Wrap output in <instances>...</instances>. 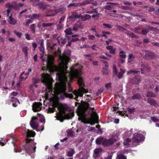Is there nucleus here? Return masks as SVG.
<instances>
[{
	"mask_svg": "<svg viewBox=\"0 0 159 159\" xmlns=\"http://www.w3.org/2000/svg\"><path fill=\"white\" fill-rule=\"evenodd\" d=\"M135 58V56L131 54H130L128 56V62H132Z\"/></svg>",
	"mask_w": 159,
	"mask_h": 159,
	"instance_id": "obj_22",
	"label": "nucleus"
},
{
	"mask_svg": "<svg viewBox=\"0 0 159 159\" xmlns=\"http://www.w3.org/2000/svg\"><path fill=\"white\" fill-rule=\"evenodd\" d=\"M147 102L152 106H156L157 105V102L153 99L148 98L147 99Z\"/></svg>",
	"mask_w": 159,
	"mask_h": 159,
	"instance_id": "obj_13",
	"label": "nucleus"
},
{
	"mask_svg": "<svg viewBox=\"0 0 159 159\" xmlns=\"http://www.w3.org/2000/svg\"><path fill=\"white\" fill-rule=\"evenodd\" d=\"M80 15L77 14L76 12H73L72 14L69 17L70 19L71 20H75L77 18H80Z\"/></svg>",
	"mask_w": 159,
	"mask_h": 159,
	"instance_id": "obj_11",
	"label": "nucleus"
},
{
	"mask_svg": "<svg viewBox=\"0 0 159 159\" xmlns=\"http://www.w3.org/2000/svg\"><path fill=\"white\" fill-rule=\"evenodd\" d=\"M68 136L70 137H73V132L72 131L69 130L67 132Z\"/></svg>",
	"mask_w": 159,
	"mask_h": 159,
	"instance_id": "obj_46",
	"label": "nucleus"
},
{
	"mask_svg": "<svg viewBox=\"0 0 159 159\" xmlns=\"http://www.w3.org/2000/svg\"><path fill=\"white\" fill-rule=\"evenodd\" d=\"M141 96L140 94L139 93L135 94L133 95L131 98V99L132 100L138 99L140 100L141 99Z\"/></svg>",
	"mask_w": 159,
	"mask_h": 159,
	"instance_id": "obj_16",
	"label": "nucleus"
},
{
	"mask_svg": "<svg viewBox=\"0 0 159 159\" xmlns=\"http://www.w3.org/2000/svg\"><path fill=\"white\" fill-rule=\"evenodd\" d=\"M17 94L18 93L17 92L13 91L11 93L10 96L11 97V95H13V96H16L17 95Z\"/></svg>",
	"mask_w": 159,
	"mask_h": 159,
	"instance_id": "obj_64",
	"label": "nucleus"
},
{
	"mask_svg": "<svg viewBox=\"0 0 159 159\" xmlns=\"http://www.w3.org/2000/svg\"><path fill=\"white\" fill-rule=\"evenodd\" d=\"M71 51L69 49L65 51L64 54L59 56V60L60 61L59 66H57L54 64V57L49 55H46L44 58L42 60L43 65H45L48 69L52 71L57 72V79H58L59 83H56L54 89L55 93L57 96L59 97L61 99H64L65 98H73L74 96L71 93H67L65 92L66 90V83L70 87L69 82L72 81L74 78H76L78 79V83L80 87L78 90H74L73 93L75 96L74 98L78 101V97H82L84 93H88V90L84 88V80L80 76L82 73L80 69L77 67V65H73L70 69V71H68L66 69L68 68V62L70 60L69 56L70 55Z\"/></svg>",
	"mask_w": 159,
	"mask_h": 159,
	"instance_id": "obj_1",
	"label": "nucleus"
},
{
	"mask_svg": "<svg viewBox=\"0 0 159 159\" xmlns=\"http://www.w3.org/2000/svg\"><path fill=\"white\" fill-rule=\"evenodd\" d=\"M74 113L72 112H69L66 114L63 111L61 110H59V113L56 116L57 120L62 122L64 120V116L66 118L68 119L72 118L74 116Z\"/></svg>",
	"mask_w": 159,
	"mask_h": 159,
	"instance_id": "obj_4",
	"label": "nucleus"
},
{
	"mask_svg": "<svg viewBox=\"0 0 159 159\" xmlns=\"http://www.w3.org/2000/svg\"><path fill=\"white\" fill-rule=\"evenodd\" d=\"M40 80L39 79L34 78L33 79V81L34 84H35L40 82Z\"/></svg>",
	"mask_w": 159,
	"mask_h": 159,
	"instance_id": "obj_41",
	"label": "nucleus"
},
{
	"mask_svg": "<svg viewBox=\"0 0 159 159\" xmlns=\"http://www.w3.org/2000/svg\"><path fill=\"white\" fill-rule=\"evenodd\" d=\"M145 56L151 59H153L155 57L154 53L148 51H145Z\"/></svg>",
	"mask_w": 159,
	"mask_h": 159,
	"instance_id": "obj_10",
	"label": "nucleus"
},
{
	"mask_svg": "<svg viewBox=\"0 0 159 159\" xmlns=\"http://www.w3.org/2000/svg\"><path fill=\"white\" fill-rule=\"evenodd\" d=\"M146 96L147 97H155V94L152 92L148 91L147 93Z\"/></svg>",
	"mask_w": 159,
	"mask_h": 159,
	"instance_id": "obj_29",
	"label": "nucleus"
},
{
	"mask_svg": "<svg viewBox=\"0 0 159 159\" xmlns=\"http://www.w3.org/2000/svg\"><path fill=\"white\" fill-rule=\"evenodd\" d=\"M103 25L104 26L105 28H107L109 29H111L112 27V26L110 24H107L103 23Z\"/></svg>",
	"mask_w": 159,
	"mask_h": 159,
	"instance_id": "obj_38",
	"label": "nucleus"
},
{
	"mask_svg": "<svg viewBox=\"0 0 159 159\" xmlns=\"http://www.w3.org/2000/svg\"><path fill=\"white\" fill-rule=\"evenodd\" d=\"M149 32L148 29L143 28L142 30L141 33L143 35L146 34Z\"/></svg>",
	"mask_w": 159,
	"mask_h": 159,
	"instance_id": "obj_39",
	"label": "nucleus"
},
{
	"mask_svg": "<svg viewBox=\"0 0 159 159\" xmlns=\"http://www.w3.org/2000/svg\"><path fill=\"white\" fill-rule=\"evenodd\" d=\"M10 98H11L10 100L11 101L16 102V101H17L19 103V101L17 98H15L14 97H12V96L10 97Z\"/></svg>",
	"mask_w": 159,
	"mask_h": 159,
	"instance_id": "obj_49",
	"label": "nucleus"
},
{
	"mask_svg": "<svg viewBox=\"0 0 159 159\" xmlns=\"http://www.w3.org/2000/svg\"><path fill=\"white\" fill-rule=\"evenodd\" d=\"M103 8L107 10H110L111 9V6L110 5H106Z\"/></svg>",
	"mask_w": 159,
	"mask_h": 159,
	"instance_id": "obj_56",
	"label": "nucleus"
},
{
	"mask_svg": "<svg viewBox=\"0 0 159 159\" xmlns=\"http://www.w3.org/2000/svg\"><path fill=\"white\" fill-rule=\"evenodd\" d=\"M119 57L120 58H126V55L124 51H122L120 52L119 53Z\"/></svg>",
	"mask_w": 159,
	"mask_h": 159,
	"instance_id": "obj_26",
	"label": "nucleus"
},
{
	"mask_svg": "<svg viewBox=\"0 0 159 159\" xmlns=\"http://www.w3.org/2000/svg\"><path fill=\"white\" fill-rule=\"evenodd\" d=\"M83 2L84 5H86L91 3V0H85Z\"/></svg>",
	"mask_w": 159,
	"mask_h": 159,
	"instance_id": "obj_43",
	"label": "nucleus"
},
{
	"mask_svg": "<svg viewBox=\"0 0 159 159\" xmlns=\"http://www.w3.org/2000/svg\"><path fill=\"white\" fill-rule=\"evenodd\" d=\"M42 108V104L38 102H34L32 105V110L34 112L40 111Z\"/></svg>",
	"mask_w": 159,
	"mask_h": 159,
	"instance_id": "obj_8",
	"label": "nucleus"
},
{
	"mask_svg": "<svg viewBox=\"0 0 159 159\" xmlns=\"http://www.w3.org/2000/svg\"><path fill=\"white\" fill-rule=\"evenodd\" d=\"M35 26L36 25L35 24H32L30 25V29L33 33H34L35 32Z\"/></svg>",
	"mask_w": 159,
	"mask_h": 159,
	"instance_id": "obj_32",
	"label": "nucleus"
},
{
	"mask_svg": "<svg viewBox=\"0 0 159 159\" xmlns=\"http://www.w3.org/2000/svg\"><path fill=\"white\" fill-rule=\"evenodd\" d=\"M12 8L16 10H19L17 4L16 2H12Z\"/></svg>",
	"mask_w": 159,
	"mask_h": 159,
	"instance_id": "obj_28",
	"label": "nucleus"
},
{
	"mask_svg": "<svg viewBox=\"0 0 159 159\" xmlns=\"http://www.w3.org/2000/svg\"><path fill=\"white\" fill-rule=\"evenodd\" d=\"M155 8L153 7H150L148 9V11L150 12H152L154 11Z\"/></svg>",
	"mask_w": 159,
	"mask_h": 159,
	"instance_id": "obj_63",
	"label": "nucleus"
},
{
	"mask_svg": "<svg viewBox=\"0 0 159 159\" xmlns=\"http://www.w3.org/2000/svg\"><path fill=\"white\" fill-rule=\"evenodd\" d=\"M6 6L7 7L9 8V9L12 8V2L11 4H10L8 3H6Z\"/></svg>",
	"mask_w": 159,
	"mask_h": 159,
	"instance_id": "obj_50",
	"label": "nucleus"
},
{
	"mask_svg": "<svg viewBox=\"0 0 159 159\" xmlns=\"http://www.w3.org/2000/svg\"><path fill=\"white\" fill-rule=\"evenodd\" d=\"M88 37L89 39L91 40H93L95 39V36L92 35H89Z\"/></svg>",
	"mask_w": 159,
	"mask_h": 159,
	"instance_id": "obj_57",
	"label": "nucleus"
},
{
	"mask_svg": "<svg viewBox=\"0 0 159 159\" xmlns=\"http://www.w3.org/2000/svg\"><path fill=\"white\" fill-rule=\"evenodd\" d=\"M30 2H32V5L34 6H38L39 2V0H30Z\"/></svg>",
	"mask_w": 159,
	"mask_h": 159,
	"instance_id": "obj_21",
	"label": "nucleus"
},
{
	"mask_svg": "<svg viewBox=\"0 0 159 159\" xmlns=\"http://www.w3.org/2000/svg\"><path fill=\"white\" fill-rule=\"evenodd\" d=\"M8 21L9 24L12 25H15L16 23V20L13 19L11 16L9 17Z\"/></svg>",
	"mask_w": 159,
	"mask_h": 159,
	"instance_id": "obj_20",
	"label": "nucleus"
},
{
	"mask_svg": "<svg viewBox=\"0 0 159 159\" xmlns=\"http://www.w3.org/2000/svg\"><path fill=\"white\" fill-rule=\"evenodd\" d=\"M48 111L50 113H53L54 111V109L52 107H49Z\"/></svg>",
	"mask_w": 159,
	"mask_h": 159,
	"instance_id": "obj_58",
	"label": "nucleus"
},
{
	"mask_svg": "<svg viewBox=\"0 0 159 159\" xmlns=\"http://www.w3.org/2000/svg\"><path fill=\"white\" fill-rule=\"evenodd\" d=\"M127 110L130 114H131L135 111V109L134 108H128Z\"/></svg>",
	"mask_w": 159,
	"mask_h": 159,
	"instance_id": "obj_48",
	"label": "nucleus"
},
{
	"mask_svg": "<svg viewBox=\"0 0 159 159\" xmlns=\"http://www.w3.org/2000/svg\"><path fill=\"white\" fill-rule=\"evenodd\" d=\"M63 25L61 23H59V24L57 25V29L58 30H60L63 27Z\"/></svg>",
	"mask_w": 159,
	"mask_h": 159,
	"instance_id": "obj_55",
	"label": "nucleus"
},
{
	"mask_svg": "<svg viewBox=\"0 0 159 159\" xmlns=\"http://www.w3.org/2000/svg\"><path fill=\"white\" fill-rule=\"evenodd\" d=\"M151 119L152 120H153L154 122H159V120L157 118L155 117H152L151 118Z\"/></svg>",
	"mask_w": 159,
	"mask_h": 159,
	"instance_id": "obj_54",
	"label": "nucleus"
},
{
	"mask_svg": "<svg viewBox=\"0 0 159 159\" xmlns=\"http://www.w3.org/2000/svg\"><path fill=\"white\" fill-rule=\"evenodd\" d=\"M152 44L153 46H157L158 47H159V43L156 42H152Z\"/></svg>",
	"mask_w": 159,
	"mask_h": 159,
	"instance_id": "obj_62",
	"label": "nucleus"
},
{
	"mask_svg": "<svg viewBox=\"0 0 159 159\" xmlns=\"http://www.w3.org/2000/svg\"><path fill=\"white\" fill-rule=\"evenodd\" d=\"M66 18V16H63L60 19V20L59 21V23H61L62 22H63L65 18Z\"/></svg>",
	"mask_w": 159,
	"mask_h": 159,
	"instance_id": "obj_53",
	"label": "nucleus"
},
{
	"mask_svg": "<svg viewBox=\"0 0 159 159\" xmlns=\"http://www.w3.org/2000/svg\"><path fill=\"white\" fill-rule=\"evenodd\" d=\"M66 42V39L62 38L61 39V44H64Z\"/></svg>",
	"mask_w": 159,
	"mask_h": 159,
	"instance_id": "obj_59",
	"label": "nucleus"
},
{
	"mask_svg": "<svg viewBox=\"0 0 159 159\" xmlns=\"http://www.w3.org/2000/svg\"><path fill=\"white\" fill-rule=\"evenodd\" d=\"M144 137L142 134L136 133L133 135L132 141V145L134 146H136L139 144V143L140 141L144 140Z\"/></svg>",
	"mask_w": 159,
	"mask_h": 159,
	"instance_id": "obj_6",
	"label": "nucleus"
},
{
	"mask_svg": "<svg viewBox=\"0 0 159 159\" xmlns=\"http://www.w3.org/2000/svg\"><path fill=\"white\" fill-rule=\"evenodd\" d=\"M32 21L30 19H27L26 20L25 22L24 23V24L26 26L28 27L29 24L32 22Z\"/></svg>",
	"mask_w": 159,
	"mask_h": 159,
	"instance_id": "obj_31",
	"label": "nucleus"
},
{
	"mask_svg": "<svg viewBox=\"0 0 159 159\" xmlns=\"http://www.w3.org/2000/svg\"><path fill=\"white\" fill-rule=\"evenodd\" d=\"M37 119L38 118L37 117L33 116L30 121V125L34 129H36L38 127V123L37 122Z\"/></svg>",
	"mask_w": 159,
	"mask_h": 159,
	"instance_id": "obj_7",
	"label": "nucleus"
},
{
	"mask_svg": "<svg viewBox=\"0 0 159 159\" xmlns=\"http://www.w3.org/2000/svg\"><path fill=\"white\" fill-rule=\"evenodd\" d=\"M35 134L34 132L30 131L29 129L27 132V136L28 137L26 140V143L25 145L24 148L26 152L29 155L32 153L35 152L36 143H34L33 140L30 138L31 137H34Z\"/></svg>",
	"mask_w": 159,
	"mask_h": 159,
	"instance_id": "obj_3",
	"label": "nucleus"
},
{
	"mask_svg": "<svg viewBox=\"0 0 159 159\" xmlns=\"http://www.w3.org/2000/svg\"><path fill=\"white\" fill-rule=\"evenodd\" d=\"M139 72V71H135L134 70H131L127 71V74L129 75L131 73H134L135 74H138V73Z\"/></svg>",
	"mask_w": 159,
	"mask_h": 159,
	"instance_id": "obj_40",
	"label": "nucleus"
},
{
	"mask_svg": "<svg viewBox=\"0 0 159 159\" xmlns=\"http://www.w3.org/2000/svg\"><path fill=\"white\" fill-rule=\"evenodd\" d=\"M28 49L27 47H24L22 49V51L24 53L26 57L27 56Z\"/></svg>",
	"mask_w": 159,
	"mask_h": 159,
	"instance_id": "obj_34",
	"label": "nucleus"
},
{
	"mask_svg": "<svg viewBox=\"0 0 159 159\" xmlns=\"http://www.w3.org/2000/svg\"><path fill=\"white\" fill-rule=\"evenodd\" d=\"M14 33L16 35H17L19 37H20L21 35H22V34L21 33L18 32L16 31H14Z\"/></svg>",
	"mask_w": 159,
	"mask_h": 159,
	"instance_id": "obj_51",
	"label": "nucleus"
},
{
	"mask_svg": "<svg viewBox=\"0 0 159 159\" xmlns=\"http://www.w3.org/2000/svg\"><path fill=\"white\" fill-rule=\"evenodd\" d=\"M123 74L121 72H119L118 74V77L119 79L121 78L123 76Z\"/></svg>",
	"mask_w": 159,
	"mask_h": 159,
	"instance_id": "obj_61",
	"label": "nucleus"
},
{
	"mask_svg": "<svg viewBox=\"0 0 159 159\" xmlns=\"http://www.w3.org/2000/svg\"><path fill=\"white\" fill-rule=\"evenodd\" d=\"M117 29L119 30H125L126 29L124 28L122 26H120V25H117L116 26Z\"/></svg>",
	"mask_w": 159,
	"mask_h": 159,
	"instance_id": "obj_45",
	"label": "nucleus"
},
{
	"mask_svg": "<svg viewBox=\"0 0 159 159\" xmlns=\"http://www.w3.org/2000/svg\"><path fill=\"white\" fill-rule=\"evenodd\" d=\"M116 48H113L111 50H110L109 51L110 54H115L116 53Z\"/></svg>",
	"mask_w": 159,
	"mask_h": 159,
	"instance_id": "obj_47",
	"label": "nucleus"
},
{
	"mask_svg": "<svg viewBox=\"0 0 159 159\" xmlns=\"http://www.w3.org/2000/svg\"><path fill=\"white\" fill-rule=\"evenodd\" d=\"M79 3H71L68 5V7H71L73 6L77 7L79 5Z\"/></svg>",
	"mask_w": 159,
	"mask_h": 159,
	"instance_id": "obj_44",
	"label": "nucleus"
},
{
	"mask_svg": "<svg viewBox=\"0 0 159 159\" xmlns=\"http://www.w3.org/2000/svg\"><path fill=\"white\" fill-rule=\"evenodd\" d=\"M116 159H126V158L125 156L120 154L117 155Z\"/></svg>",
	"mask_w": 159,
	"mask_h": 159,
	"instance_id": "obj_30",
	"label": "nucleus"
},
{
	"mask_svg": "<svg viewBox=\"0 0 159 159\" xmlns=\"http://www.w3.org/2000/svg\"><path fill=\"white\" fill-rule=\"evenodd\" d=\"M131 142H132V140L131 139L127 138L126 139L125 141L124 142V145L127 146L129 145V143Z\"/></svg>",
	"mask_w": 159,
	"mask_h": 159,
	"instance_id": "obj_27",
	"label": "nucleus"
},
{
	"mask_svg": "<svg viewBox=\"0 0 159 159\" xmlns=\"http://www.w3.org/2000/svg\"><path fill=\"white\" fill-rule=\"evenodd\" d=\"M75 104L76 106H78L79 110L78 112L79 120L84 123L94 125L98 120V116L97 113L93 111L94 108L90 107L93 104H91L90 102H85L82 105L78 102H75Z\"/></svg>",
	"mask_w": 159,
	"mask_h": 159,
	"instance_id": "obj_2",
	"label": "nucleus"
},
{
	"mask_svg": "<svg viewBox=\"0 0 159 159\" xmlns=\"http://www.w3.org/2000/svg\"><path fill=\"white\" fill-rule=\"evenodd\" d=\"M63 8H59L57 9H56L55 10H51L49 11H48V13H51V12H52V13H51V14H54V12H55V11L57 10L59 11V12H60L61 11H63Z\"/></svg>",
	"mask_w": 159,
	"mask_h": 159,
	"instance_id": "obj_33",
	"label": "nucleus"
},
{
	"mask_svg": "<svg viewBox=\"0 0 159 159\" xmlns=\"http://www.w3.org/2000/svg\"><path fill=\"white\" fill-rule=\"evenodd\" d=\"M39 16V14H33L32 15H29L28 17L31 20H34L38 18Z\"/></svg>",
	"mask_w": 159,
	"mask_h": 159,
	"instance_id": "obj_19",
	"label": "nucleus"
},
{
	"mask_svg": "<svg viewBox=\"0 0 159 159\" xmlns=\"http://www.w3.org/2000/svg\"><path fill=\"white\" fill-rule=\"evenodd\" d=\"M55 12H54V14H50L46 15V17H49V16H54L56 14L59 12V11L58 10H56Z\"/></svg>",
	"mask_w": 159,
	"mask_h": 159,
	"instance_id": "obj_37",
	"label": "nucleus"
},
{
	"mask_svg": "<svg viewBox=\"0 0 159 159\" xmlns=\"http://www.w3.org/2000/svg\"><path fill=\"white\" fill-rule=\"evenodd\" d=\"M38 5L39 8L43 10H45L47 8L48 6L47 4L42 2H40Z\"/></svg>",
	"mask_w": 159,
	"mask_h": 159,
	"instance_id": "obj_18",
	"label": "nucleus"
},
{
	"mask_svg": "<svg viewBox=\"0 0 159 159\" xmlns=\"http://www.w3.org/2000/svg\"><path fill=\"white\" fill-rule=\"evenodd\" d=\"M39 50L40 51L43 52V55L44 52V46H40L39 47Z\"/></svg>",
	"mask_w": 159,
	"mask_h": 159,
	"instance_id": "obj_52",
	"label": "nucleus"
},
{
	"mask_svg": "<svg viewBox=\"0 0 159 159\" xmlns=\"http://www.w3.org/2000/svg\"><path fill=\"white\" fill-rule=\"evenodd\" d=\"M98 12L97 9L96 8L93 9L92 11H89L87 12L86 13L91 14L93 13H97Z\"/></svg>",
	"mask_w": 159,
	"mask_h": 159,
	"instance_id": "obj_35",
	"label": "nucleus"
},
{
	"mask_svg": "<svg viewBox=\"0 0 159 159\" xmlns=\"http://www.w3.org/2000/svg\"><path fill=\"white\" fill-rule=\"evenodd\" d=\"M72 29L71 28H69L66 29L64 31L66 35H70L72 34Z\"/></svg>",
	"mask_w": 159,
	"mask_h": 159,
	"instance_id": "obj_24",
	"label": "nucleus"
},
{
	"mask_svg": "<svg viewBox=\"0 0 159 159\" xmlns=\"http://www.w3.org/2000/svg\"><path fill=\"white\" fill-rule=\"evenodd\" d=\"M75 153V151L74 148H71L69 151L67 152V156L69 157L72 156Z\"/></svg>",
	"mask_w": 159,
	"mask_h": 159,
	"instance_id": "obj_17",
	"label": "nucleus"
},
{
	"mask_svg": "<svg viewBox=\"0 0 159 159\" xmlns=\"http://www.w3.org/2000/svg\"><path fill=\"white\" fill-rule=\"evenodd\" d=\"M25 38L28 40H29L30 39V35L28 33H26L25 34Z\"/></svg>",
	"mask_w": 159,
	"mask_h": 159,
	"instance_id": "obj_60",
	"label": "nucleus"
},
{
	"mask_svg": "<svg viewBox=\"0 0 159 159\" xmlns=\"http://www.w3.org/2000/svg\"><path fill=\"white\" fill-rule=\"evenodd\" d=\"M127 32H128V33L127 34H128L131 37H132L133 38H138V37L137 36H136V35H135V34H134L133 33L131 32L130 31H128Z\"/></svg>",
	"mask_w": 159,
	"mask_h": 159,
	"instance_id": "obj_36",
	"label": "nucleus"
},
{
	"mask_svg": "<svg viewBox=\"0 0 159 159\" xmlns=\"http://www.w3.org/2000/svg\"><path fill=\"white\" fill-rule=\"evenodd\" d=\"M42 82L44 83L46 86V88L49 90L52 89V80L50 75L48 74H43L42 76Z\"/></svg>",
	"mask_w": 159,
	"mask_h": 159,
	"instance_id": "obj_5",
	"label": "nucleus"
},
{
	"mask_svg": "<svg viewBox=\"0 0 159 159\" xmlns=\"http://www.w3.org/2000/svg\"><path fill=\"white\" fill-rule=\"evenodd\" d=\"M83 26L81 24H75L73 25L72 30L73 31L76 32L78 31L79 28L83 29Z\"/></svg>",
	"mask_w": 159,
	"mask_h": 159,
	"instance_id": "obj_15",
	"label": "nucleus"
},
{
	"mask_svg": "<svg viewBox=\"0 0 159 159\" xmlns=\"http://www.w3.org/2000/svg\"><path fill=\"white\" fill-rule=\"evenodd\" d=\"M102 150L100 148H97L95 149L94 151V154L93 157L94 158H96L98 157L100 155V154Z\"/></svg>",
	"mask_w": 159,
	"mask_h": 159,
	"instance_id": "obj_12",
	"label": "nucleus"
},
{
	"mask_svg": "<svg viewBox=\"0 0 159 159\" xmlns=\"http://www.w3.org/2000/svg\"><path fill=\"white\" fill-rule=\"evenodd\" d=\"M109 71L108 69L103 68V73L104 75H107L108 74Z\"/></svg>",
	"mask_w": 159,
	"mask_h": 159,
	"instance_id": "obj_42",
	"label": "nucleus"
},
{
	"mask_svg": "<svg viewBox=\"0 0 159 159\" xmlns=\"http://www.w3.org/2000/svg\"><path fill=\"white\" fill-rule=\"evenodd\" d=\"M80 18H81L82 21H86L90 19L91 18V16L89 14H85L84 16L80 15Z\"/></svg>",
	"mask_w": 159,
	"mask_h": 159,
	"instance_id": "obj_14",
	"label": "nucleus"
},
{
	"mask_svg": "<svg viewBox=\"0 0 159 159\" xmlns=\"http://www.w3.org/2000/svg\"><path fill=\"white\" fill-rule=\"evenodd\" d=\"M54 23H43L42 24V26L43 27H48L52 26L54 25Z\"/></svg>",
	"mask_w": 159,
	"mask_h": 159,
	"instance_id": "obj_25",
	"label": "nucleus"
},
{
	"mask_svg": "<svg viewBox=\"0 0 159 159\" xmlns=\"http://www.w3.org/2000/svg\"><path fill=\"white\" fill-rule=\"evenodd\" d=\"M115 140V139L112 138L108 140L104 139L102 145L104 146H108L113 144Z\"/></svg>",
	"mask_w": 159,
	"mask_h": 159,
	"instance_id": "obj_9",
	"label": "nucleus"
},
{
	"mask_svg": "<svg viewBox=\"0 0 159 159\" xmlns=\"http://www.w3.org/2000/svg\"><path fill=\"white\" fill-rule=\"evenodd\" d=\"M103 140V138L102 137H99L98 138L96 139V143L97 144H100L101 143H102Z\"/></svg>",
	"mask_w": 159,
	"mask_h": 159,
	"instance_id": "obj_23",
	"label": "nucleus"
}]
</instances>
